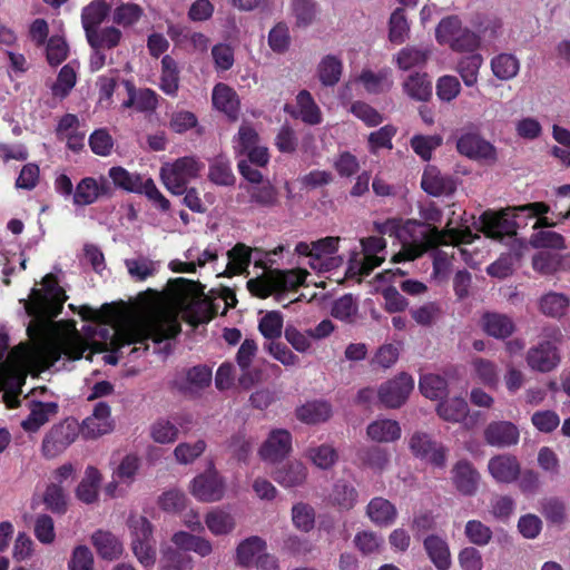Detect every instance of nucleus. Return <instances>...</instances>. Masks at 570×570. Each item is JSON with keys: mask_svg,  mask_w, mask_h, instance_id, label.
<instances>
[{"mask_svg": "<svg viewBox=\"0 0 570 570\" xmlns=\"http://www.w3.org/2000/svg\"><path fill=\"white\" fill-rule=\"evenodd\" d=\"M128 99L122 102L124 108H135L137 111H151L158 104L157 94L151 89L136 90L130 81H125Z\"/></svg>", "mask_w": 570, "mask_h": 570, "instance_id": "obj_32", "label": "nucleus"}, {"mask_svg": "<svg viewBox=\"0 0 570 570\" xmlns=\"http://www.w3.org/2000/svg\"><path fill=\"white\" fill-rule=\"evenodd\" d=\"M100 481L101 475L99 471L94 466H88L85 471L83 479L77 487V498L87 504L95 502L98 498Z\"/></svg>", "mask_w": 570, "mask_h": 570, "instance_id": "obj_38", "label": "nucleus"}, {"mask_svg": "<svg viewBox=\"0 0 570 570\" xmlns=\"http://www.w3.org/2000/svg\"><path fill=\"white\" fill-rule=\"evenodd\" d=\"M396 131L393 125H385L379 130L371 132L367 138L370 151L376 154L382 148L392 149V139L396 135Z\"/></svg>", "mask_w": 570, "mask_h": 570, "instance_id": "obj_64", "label": "nucleus"}, {"mask_svg": "<svg viewBox=\"0 0 570 570\" xmlns=\"http://www.w3.org/2000/svg\"><path fill=\"white\" fill-rule=\"evenodd\" d=\"M292 450V436L287 430H273L259 449V455L265 461L283 460Z\"/></svg>", "mask_w": 570, "mask_h": 570, "instance_id": "obj_20", "label": "nucleus"}, {"mask_svg": "<svg viewBox=\"0 0 570 570\" xmlns=\"http://www.w3.org/2000/svg\"><path fill=\"white\" fill-rule=\"evenodd\" d=\"M483 63V58L479 53H472L462 58L458 65L460 73L465 86H474L478 81L479 69Z\"/></svg>", "mask_w": 570, "mask_h": 570, "instance_id": "obj_57", "label": "nucleus"}, {"mask_svg": "<svg viewBox=\"0 0 570 570\" xmlns=\"http://www.w3.org/2000/svg\"><path fill=\"white\" fill-rule=\"evenodd\" d=\"M436 411L444 421L458 423L466 417L469 406L464 399L453 397L441 402Z\"/></svg>", "mask_w": 570, "mask_h": 570, "instance_id": "obj_46", "label": "nucleus"}, {"mask_svg": "<svg viewBox=\"0 0 570 570\" xmlns=\"http://www.w3.org/2000/svg\"><path fill=\"white\" fill-rule=\"evenodd\" d=\"M462 30L461 20L451 16L440 21L435 30V38L440 45L451 46Z\"/></svg>", "mask_w": 570, "mask_h": 570, "instance_id": "obj_61", "label": "nucleus"}, {"mask_svg": "<svg viewBox=\"0 0 570 570\" xmlns=\"http://www.w3.org/2000/svg\"><path fill=\"white\" fill-rule=\"evenodd\" d=\"M42 289L33 288L24 308L32 321L27 327L29 343H20L9 350V336L0 327V356H82L104 352L128 354L141 350L157 353V345L174 337L180 331L178 316L187 312L196 296V283L179 277L169 282L170 295L153 294L139 308L118 324L97 323L83 337L73 325L51 322L62 309L67 299L65 291L51 274L42 279Z\"/></svg>", "mask_w": 570, "mask_h": 570, "instance_id": "obj_1", "label": "nucleus"}, {"mask_svg": "<svg viewBox=\"0 0 570 570\" xmlns=\"http://www.w3.org/2000/svg\"><path fill=\"white\" fill-rule=\"evenodd\" d=\"M306 468L298 461L281 465L272 473L273 479L284 488L302 485L306 480Z\"/></svg>", "mask_w": 570, "mask_h": 570, "instance_id": "obj_31", "label": "nucleus"}, {"mask_svg": "<svg viewBox=\"0 0 570 570\" xmlns=\"http://www.w3.org/2000/svg\"><path fill=\"white\" fill-rule=\"evenodd\" d=\"M307 276L305 269L269 271L261 277L247 282L248 291L261 298H266L274 292L294 289L301 286Z\"/></svg>", "mask_w": 570, "mask_h": 570, "instance_id": "obj_5", "label": "nucleus"}, {"mask_svg": "<svg viewBox=\"0 0 570 570\" xmlns=\"http://www.w3.org/2000/svg\"><path fill=\"white\" fill-rule=\"evenodd\" d=\"M491 69L500 80L513 79L520 70L519 59L511 53H500L492 58Z\"/></svg>", "mask_w": 570, "mask_h": 570, "instance_id": "obj_45", "label": "nucleus"}, {"mask_svg": "<svg viewBox=\"0 0 570 570\" xmlns=\"http://www.w3.org/2000/svg\"><path fill=\"white\" fill-rule=\"evenodd\" d=\"M79 426L85 440H95L110 433L115 426L110 406L106 402H98L92 413L79 423Z\"/></svg>", "mask_w": 570, "mask_h": 570, "instance_id": "obj_13", "label": "nucleus"}, {"mask_svg": "<svg viewBox=\"0 0 570 570\" xmlns=\"http://www.w3.org/2000/svg\"><path fill=\"white\" fill-rule=\"evenodd\" d=\"M6 362L0 363V401L4 402L8 407L19 405L18 396L26 381V371L18 361H27L28 358H4ZM41 361L42 370H49L53 365V361L60 358H33Z\"/></svg>", "mask_w": 570, "mask_h": 570, "instance_id": "obj_4", "label": "nucleus"}, {"mask_svg": "<svg viewBox=\"0 0 570 570\" xmlns=\"http://www.w3.org/2000/svg\"><path fill=\"white\" fill-rule=\"evenodd\" d=\"M451 480L459 493L472 497L478 492L481 474L469 460L463 459L453 465Z\"/></svg>", "mask_w": 570, "mask_h": 570, "instance_id": "obj_18", "label": "nucleus"}, {"mask_svg": "<svg viewBox=\"0 0 570 570\" xmlns=\"http://www.w3.org/2000/svg\"><path fill=\"white\" fill-rule=\"evenodd\" d=\"M410 24L403 9H395L389 21V39L392 43L401 45L409 39Z\"/></svg>", "mask_w": 570, "mask_h": 570, "instance_id": "obj_53", "label": "nucleus"}, {"mask_svg": "<svg viewBox=\"0 0 570 570\" xmlns=\"http://www.w3.org/2000/svg\"><path fill=\"white\" fill-rule=\"evenodd\" d=\"M144 14L140 6L131 2L117 6L111 13L112 22L122 28L135 26Z\"/></svg>", "mask_w": 570, "mask_h": 570, "instance_id": "obj_51", "label": "nucleus"}, {"mask_svg": "<svg viewBox=\"0 0 570 570\" xmlns=\"http://www.w3.org/2000/svg\"><path fill=\"white\" fill-rule=\"evenodd\" d=\"M212 380V368L206 365H197L177 374L171 386L188 399H198L203 391L210 386Z\"/></svg>", "mask_w": 570, "mask_h": 570, "instance_id": "obj_9", "label": "nucleus"}, {"mask_svg": "<svg viewBox=\"0 0 570 570\" xmlns=\"http://www.w3.org/2000/svg\"><path fill=\"white\" fill-rule=\"evenodd\" d=\"M213 106L232 119H236L239 110V99L236 91L226 83H217L212 94Z\"/></svg>", "mask_w": 570, "mask_h": 570, "instance_id": "obj_29", "label": "nucleus"}, {"mask_svg": "<svg viewBox=\"0 0 570 570\" xmlns=\"http://www.w3.org/2000/svg\"><path fill=\"white\" fill-rule=\"evenodd\" d=\"M569 306L567 295L557 292H549L539 299L540 312L549 317L559 318L563 316Z\"/></svg>", "mask_w": 570, "mask_h": 570, "instance_id": "obj_42", "label": "nucleus"}, {"mask_svg": "<svg viewBox=\"0 0 570 570\" xmlns=\"http://www.w3.org/2000/svg\"><path fill=\"white\" fill-rule=\"evenodd\" d=\"M206 446L204 440H197L195 443L183 442L175 448L174 456L180 464H190L205 452Z\"/></svg>", "mask_w": 570, "mask_h": 570, "instance_id": "obj_63", "label": "nucleus"}, {"mask_svg": "<svg viewBox=\"0 0 570 570\" xmlns=\"http://www.w3.org/2000/svg\"><path fill=\"white\" fill-rule=\"evenodd\" d=\"M342 71V61L332 55L324 57L317 67L318 78L324 86L336 85L341 79Z\"/></svg>", "mask_w": 570, "mask_h": 570, "instance_id": "obj_48", "label": "nucleus"}, {"mask_svg": "<svg viewBox=\"0 0 570 570\" xmlns=\"http://www.w3.org/2000/svg\"><path fill=\"white\" fill-rule=\"evenodd\" d=\"M296 118L308 125L322 122V111L308 91L303 90L296 96Z\"/></svg>", "mask_w": 570, "mask_h": 570, "instance_id": "obj_39", "label": "nucleus"}, {"mask_svg": "<svg viewBox=\"0 0 570 570\" xmlns=\"http://www.w3.org/2000/svg\"><path fill=\"white\" fill-rule=\"evenodd\" d=\"M108 174L116 187L136 194L140 193L141 186L146 179V177L137 173H130L120 166L111 167Z\"/></svg>", "mask_w": 570, "mask_h": 570, "instance_id": "obj_41", "label": "nucleus"}, {"mask_svg": "<svg viewBox=\"0 0 570 570\" xmlns=\"http://www.w3.org/2000/svg\"><path fill=\"white\" fill-rule=\"evenodd\" d=\"M208 177L214 184L220 186H230L235 183L230 163L222 156L210 163Z\"/></svg>", "mask_w": 570, "mask_h": 570, "instance_id": "obj_56", "label": "nucleus"}, {"mask_svg": "<svg viewBox=\"0 0 570 570\" xmlns=\"http://www.w3.org/2000/svg\"><path fill=\"white\" fill-rule=\"evenodd\" d=\"M190 493L203 502L219 501L225 494V481L214 468H209L193 479Z\"/></svg>", "mask_w": 570, "mask_h": 570, "instance_id": "obj_12", "label": "nucleus"}, {"mask_svg": "<svg viewBox=\"0 0 570 570\" xmlns=\"http://www.w3.org/2000/svg\"><path fill=\"white\" fill-rule=\"evenodd\" d=\"M361 245L364 256L360 258L356 253L352 255L348 273L351 275L367 276L384 261V256H380L379 254L385 249L386 242L382 237L372 236L361 239Z\"/></svg>", "mask_w": 570, "mask_h": 570, "instance_id": "obj_8", "label": "nucleus"}, {"mask_svg": "<svg viewBox=\"0 0 570 570\" xmlns=\"http://www.w3.org/2000/svg\"><path fill=\"white\" fill-rule=\"evenodd\" d=\"M332 501L342 510H351L356 503L357 492L354 487L344 481H337L332 492Z\"/></svg>", "mask_w": 570, "mask_h": 570, "instance_id": "obj_62", "label": "nucleus"}, {"mask_svg": "<svg viewBox=\"0 0 570 570\" xmlns=\"http://www.w3.org/2000/svg\"><path fill=\"white\" fill-rule=\"evenodd\" d=\"M205 523L214 535L228 534L235 528L234 518L229 513L219 509H215L207 513Z\"/></svg>", "mask_w": 570, "mask_h": 570, "instance_id": "obj_54", "label": "nucleus"}, {"mask_svg": "<svg viewBox=\"0 0 570 570\" xmlns=\"http://www.w3.org/2000/svg\"><path fill=\"white\" fill-rule=\"evenodd\" d=\"M58 411L59 405L56 402L30 401L29 414L22 420L21 428L28 433H36L55 417Z\"/></svg>", "mask_w": 570, "mask_h": 570, "instance_id": "obj_21", "label": "nucleus"}, {"mask_svg": "<svg viewBox=\"0 0 570 570\" xmlns=\"http://www.w3.org/2000/svg\"><path fill=\"white\" fill-rule=\"evenodd\" d=\"M458 151L471 159L494 163L497 160L495 147L476 134H464L456 142Z\"/></svg>", "mask_w": 570, "mask_h": 570, "instance_id": "obj_17", "label": "nucleus"}, {"mask_svg": "<svg viewBox=\"0 0 570 570\" xmlns=\"http://www.w3.org/2000/svg\"><path fill=\"white\" fill-rule=\"evenodd\" d=\"M331 415V405L324 401L307 402L296 410L297 419L306 424L325 422Z\"/></svg>", "mask_w": 570, "mask_h": 570, "instance_id": "obj_37", "label": "nucleus"}, {"mask_svg": "<svg viewBox=\"0 0 570 570\" xmlns=\"http://www.w3.org/2000/svg\"><path fill=\"white\" fill-rule=\"evenodd\" d=\"M363 89L368 94H383L387 92L393 87V73L390 68H383L379 71L364 69L356 78Z\"/></svg>", "mask_w": 570, "mask_h": 570, "instance_id": "obj_24", "label": "nucleus"}, {"mask_svg": "<svg viewBox=\"0 0 570 570\" xmlns=\"http://www.w3.org/2000/svg\"><path fill=\"white\" fill-rule=\"evenodd\" d=\"M366 433L372 441L389 443L401 438V426L395 420L379 419L367 425Z\"/></svg>", "mask_w": 570, "mask_h": 570, "instance_id": "obj_33", "label": "nucleus"}, {"mask_svg": "<svg viewBox=\"0 0 570 570\" xmlns=\"http://www.w3.org/2000/svg\"><path fill=\"white\" fill-rule=\"evenodd\" d=\"M550 207L544 203H530L517 207H508L500 212L487 210L480 217L481 230L487 237L501 239L504 235H514L517 223L512 212H530L532 215L547 214Z\"/></svg>", "mask_w": 570, "mask_h": 570, "instance_id": "obj_3", "label": "nucleus"}, {"mask_svg": "<svg viewBox=\"0 0 570 570\" xmlns=\"http://www.w3.org/2000/svg\"><path fill=\"white\" fill-rule=\"evenodd\" d=\"M94 49H111L119 45L122 33L116 27L97 28L86 35Z\"/></svg>", "mask_w": 570, "mask_h": 570, "instance_id": "obj_44", "label": "nucleus"}, {"mask_svg": "<svg viewBox=\"0 0 570 570\" xmlns=\"http://www.w3.org/2000/svg\"><path fill=\"white\" fill-rule=\"evenodd\" d=\"M110 187L105 177L95 179L86 177L81 179L75 190L73 202L76 205L86 206L95 203L99 196L109 194Z\"/></svg>", "mask_w": 570, "mask_h": 570, "instance_id": "obj_22", "label": "nucleus"}, {"mask_svg": "<svg viewBox=\"0 0 570 570\" xmlns=\"http://www.w3.org/2000/svg\"><path fill=\"white\" fill-rule=\"evenodd\" d=\"M431 562L438 570H449L451 567V552L448 542L435 534L428 535L423 541Z\"/></svg>", "mask_w": 570, "mask_h": 570, "instance_id": "obj_30", "label": "nucleus"}, {"mask_svg": "<svg viewBox=\"0 0 570 570\" xmlns=\"http://www.w3.org/2000/svg\"><path fill=\"white\" fill-rule=\"evenodd\" d=\"M483 440L493 448H511L519 443L520 431L510 421H492L483 430Z\"/></svg>", "mask_w": 570, "mask_h": 570, "instance_id": "obj_16", "label": "nucleus"}, {"mask_svg": "<svg viewBox=\"0 0 570 570\" xmlns=\"http://www.w3.org/2000/svg\"><path fill=\"white\" fill-rule=\"evenodd\" d=\"M237 362L242 370L238 382L244 389L247 390L265 379L263 368L266 366L265 362L254 364L253 358H237Z\"/></svg>", "mask_w": 570, "mask_h": 570, "instance_id": "obj_52", "label": "nucleus"}, {"mask_svg": "<svg viewBox=\"0 0 570 570\" xmlns=\"http://www.w3.org/2000/svg\"><path fill=\"white\" fill-rule=\"evenodd\" d=\"M202 169L193 157H183L174 163H166L160 168V179L164 186L174 195H183L186 185L196 178Z\"/></svg>", "mask_w": 570, "mask_h": 570, "instance_id": "obj_7", "label": "nucleus"}, {"mask_svg": "<svg viewBox=\"0 0 570 570\" xmlns=\"http://www.w3.org/2000/svg\"><path fill=\"white\" fill-rule=\"evenodd\" d=\"M190 556L173 548L166 547L161 550L159 570H188L191 568Z\"/></svg>", "mask_w": 570, "mask_h": 570, "instance_id": "obj_49", "label": "nucleus"}, {"mask_svg": "<svg viewBox=\"0 0 570 570\" xmlns=\"http://www.w3.org/2000/svg\"><path fill=\"white\" fill-rule=\"evenodd\" d=\"M421 186L432 196L451 194L455 189L454 180L449 176L442 175L441 171L433 166L425 168L422 175Z\"/></svg>", "mask_w": 570, "mask_h": 570, "instance_id": "obj_28", "label": "nucleus"}, {"mask_svg": "<svg viewBox=\"0 0 570 570\" xmlns=\"http://www.w3.org/2000/svg\"><path fill=\"white\" fill-rule=\"evenodd\" d=\"M481 327L492 337L505 338L514 332L515 324L507 314L487 312L481 317Z\"/></svg>", "mask_w": 570, "mask_h": 570, "instance_id": "obj_27", "label": "nucleus"}, {"mask_svg": "<svg viewBox=\"0 0 570 570\" xmlns=\"http://www.w3.org/2000/svg\"><path fill=\"white\" fill-rule=\"evenodd\" d=\"M353 543L364 556L380 553L384 546V539L371 530H363L355 534Z\"/></svg>", "mask_w": 570, "mask_h": 570, "instance_id": "obj_55", "label": "nucleus"}, {"mask_svg": "<svg viewBox=\"0 0 570 570\" xmlns=\"http://www.w3.org/2000/svg\"><path fill=\"white\" fill-rule=\"evenodd\" d=\"M464 534L470 543L478 547H485L493 537L491 528L480 520H469L464 528Z\"/></svg>", "mask_w": 570, "mask_h": 570, "instance_id": "obj_59", "label": "nucleus"}, {"mask_svg": "<svg viewBox=\"0 0 570 570\" xmlns=\"http://www.w3.org/2000/svg\"><path fill=\"white\" fill-rule=\"evenodd\" d=\"M159 88L168 96L175 97L179 88V71L176 61L165 56L161 60Z\"/></svg>", "mask_w": 570, "mask_h": 570, "instance_id": "obj_43", "label": "nucleus"}, {"mask_svg": "<svg viewBox=\"0 0 570 570\" xmlns=\"http://www.w3.org/2000/svg\"><path fill=\"white\" fill-rule=\"evenodd\" d=\"M402 88L404 94L411 99L426 101L432 95V85L426 73L414 72L409 75Z\"/></svg>", "mask_w": 570, "mask_h": 570, "instance_id": "obj_34", "label": "nucleus"}, {"mask_svg": "<svg viewBox=\"0 0 570 570\" xmlns=\"http://www.w3.org/2000/svg\"><path fill=\"white\" fill-rule=\"evenodd\" d=\"M446 386L445 379L438 374H424L419 382L421 393L431 400H436L445 395Z\"/></svg>", "mask_w": 570, "mask_h": 570, "instance_id": "obj_58", "label": "nucleus"}, {"mask_svg": "<svg viewBox=\"0 0 570 570\" xmlns=\"http://www.w3.org/2000/svg\"><path fill=\"white\" fill-rule=\"evenodd\" d=\"M265 550H267L265 540L261 537L252 535L238 544L236 560L243 567L253 566Z\"/></svg>", "mask_w": 570, "mask_h": 570, "instance_id": "obj_35", "label": "nucleus"}, {"mask_svg": "<svg viewBox=\"0 0 570 570\" xmlns=\"http://www.w3.org/2000/svg\"><path fill=\"white\" fill-rule=\"evenodd\" d=\"M91 543L98 556L104 560L114 561L124 553L122 542L109 531L97 530L94 532Z\"/></svg>", "mask_w": 570, "mask_h": 570, "instance_id": "obj_25", "label": "nucleus"}, {"mask_svg": "<svg viewBox=\"0 0 570 570\" xmlns=\"http://www.w3.org/2000/svg\"><path fill=\"white\" fill-rule=\"evenodd\" d=\"M409 448L415 458L435 468L445 466L448 449L434 441L428 433L415 432L409 440Z\"/></svg>", "mask_w": 570, "mask_h": 570, "instance_id": "obj_10", "label": "nucleus"}, {"mask_svg": "<svg viewBox=\"0 0 570 570\" xmlns=\"http://www.w3.org/2000/svg\"><path fill=\"white\" fill-rule=\"evenodd\" d=\"M125 266L130 277L138 282L146 281L158 271V264L144 256L125 259Z\"/></svg>", "mask_w": 570, "mask_h": 570, "instance_id": "obj_50", "label": "nucleus"}, {"mask_svg": "<svg viewBox=\"0 0 570 570\" xmlns=\"http://www.w3.org/2000/svg\"><path fill=\"white\" fill-rule=\"evenodd\" d=\"M80 434L79 422L72 417H66L53 424L43 435L41 453L46 459H55L62 454Z\"/></svg>", "mask_w": 570, "mask_h": 570, "instance_id": "obj_6", "label": "nucleus"}, {"mask_svg": "<svg viewBox=\"0 0 570 570\" xmlns=\"http://www.w3.org/2000/svg\"><path fill=\"white\" fill-rule=\"evenodd\" d=\"M432 53L431 46H405L392 58L393 63L403 71L422 68Z\"/></svg>", "mask_w": 570, "mask_h": 570, "instance_id": "obj_23", "label": "nucleus"}, {"mask_svg": "<svg viewBox=\"0 0 570 570\" xmlns=\"http://www.w3.org/2000/svg\"><path fill=\"white\" fill-rule=\"evenodd\" d=\"M414 389V380L402 372L400 375L383 383L377 392L380 402L389 409L401 407Z\"/></svg>", "mask_w": 570, "mask_h": 570, "instance_id": "obj_11", "label": "nucleus"}, {"mask_svg": "<svg viewBox=\"0 0 570 570\" xmlns=\"http://www.w3.org/2000/svg\"><path fill=\"white\" fill-rule=\"evenodd\" d=\"M366 515L377 527H390L397 518L396 507L385 498H373L366 507Z\"/></svg>", "mask_w": 570, "mask_h": 570, "instance_id": "obj_26", "label": "nucleus"}, {"mask_svg": "<svg viewBox=\"0 0 570 570\" xmlns=\"http://www.w3.org/2000/svg\"><path fill=\"white\" fill-rule=\"evenodd\" d=\"M340 237L328 236L314 242L313 257L309 266L318 272H327L342 265L343 258L336 255Z\"/></svg>", "mask_w": 570, "mask_h": 570, "instance_id": "obj_14", "label": "nucleus"}, {"mask_svg": "<svg viewBox=\"0 0 570 570\" xmlns=\"http://www.w3.org/2000/svg\"><path fill=\"white\" fill-rule=\"evenodd\" d=\"M110 4L107 0H92L81 12V22L86 35L99 28L110 12Z\"/></svg>", "mask_w": 570, "mask_h": 570, "instance_id": "obj_36", "label": "nucleus"}, {"mask_svg": "<svg viewBox=\"0 0 570 570\" xmlns=\"http://www.w3.org/2000/svg\"><path fill=\"white\" fill-rule=\"evenodd\" d=\"M570 259V254L561 256L549 252H539L532 257V267L542 275H552L562 267V262Z\"/></svg>", "mask_w": 570, "mask_h": 570, "instance_id": "obj_47", "label": "nucleus"}, {"mask_svg": "<svg viewBox=\"0 0 570 570\" xmlns=\"http://www.w3.org/2000/svg\"><path fill=\"white\" fill-rule=\"evenodd\" d=\"M357 458L363 464L377 471L384 470L390 461L387 451L380 446L362 449L358 451Z\"/></svg>", "mask_w": 570, "mask_h": 570, "instance_id": "obj_60", "label": "nucleus"}, {"mask_svg": "<svg viewBox=\"0 0 570 570\" xmlns=\"http://www.w3.org/2000/svg\"><path fill=\"white\" fill-rule=\"evenodd\" d=\"M130 544L156 542L154 538V527L144 515L131 514L128 518Z\"/></svg>", "mask_w": 570, "mask_h": 570, "instance_id": "obj_40", "label": "nucleus"}, {"mask_svg": "<svg viewBox=\"0 0 570 570\" xmlns=\"http://www.w3.org/2000/svg\"><path fill=\"white\" fill-rule=\"evenodd\" d=\"M265 256L266 254L258 248H252L243 243H237L227 252V272L230 274L246 273L252 259L255 267L265 269Z\"/></svg>", "mask_w": 570, "mask_h": 570, "instance_id": "obj_15", "label": "nucleus"}, {"mask_svg": "<svg viewBox=\"0 0 570 570\" xmlns=\"http://www.w3.org/2000/svg\"><path fill=\"white\" fill-rule=\"evenodd\" d=\"M488 472L495 482L510 484L519 479L521 464L515 455L500 453L488 461Z\"/></svg>", "mask_w": 570, "mask_h": 570, "instance_id": "obj_19", "label": "nucleus"}, {"mask_svg": "<svg viewBox=\"0 0 570 570\" xmlns=\"http://www.w3.org/2000/svg\"><path fill=\"white\" fill-rule=\"evenodd\" d=\"M402 249L393 257L394 262L413 261L426 250L440 245L472 243L476 237L471 230L456 229L448 223L443 230L415 220L406 222L397 232Z\"/></svg>", "mask_w": 570, "mask_h": 570, "instance_id": "obj_2", "label": "nucleus"}]
</instances>
